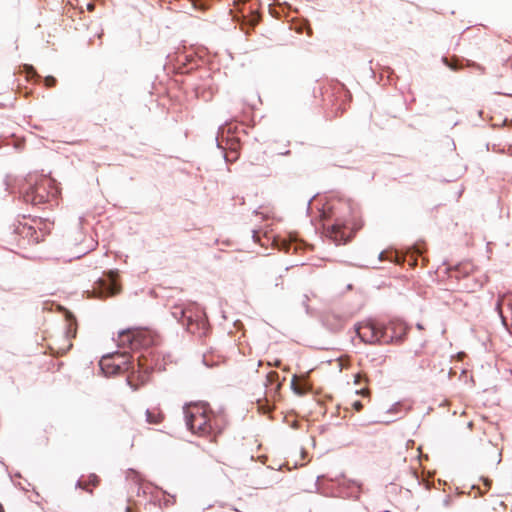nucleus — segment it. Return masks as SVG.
Listing matches in <instances>:
<instances>
[{
    "instance_id": "6ab92c4d",
    "label": "nucleus",
    "mask_w": 512,
    "mask_h": 512,
    "mask_svg": "<svg viewBox=\"0 0 512 512\" xmlns=\"http://www.w3.org/2000/svg\"><path fill=\"white\" fill-rule=\"evenodd\" d=\"M443 62L445 65H447L449 68H451L454 71L459 70L462 66L458 65V59L449 60L448 58H443Z\"/></svg>"
},
{
    "instance_id": "393cba45",
    "label": "nucleus",
    "mask_w": 512,
    "mask_h": 512,
    "mask_svg": "<svg viewBox=\"0 0 512 512\" xmlns=\"http://www.w3.org/2000/svg\"><path fill=\"white\" fill-rule=\"evenodd\" d=\"M25 70L28 76H36V71L32 66H25Z\"/></svg>"
},
{
    "instance_id": "dca6fc26",
    "label": "nucleus",
    "mask_w": 512,
    "mask_h": 512,
    "mask_svg": "<svg viewBox=\"0 0 512 512\" xmlns=\"http://www.w3.org/2000/svg\"><path fill=\"white\" fill-rule=\"evenodd\" d=\"M99 482H100L99 477L95 474H91L87 477V479L81 478L78 481V485L82 489H84L88 492H92V488L98 486Z\"/></svg>"
},
{
    "instance_id": "7c9ffc66",
    "label": "nucleus",
    "mask_w": 512,
    "mask_h": 512,
    "mask_svg": "<svg viewBox=\"0 0 512 512\" xmlns=\"http://www.w3.org/2000/svg\"><path fill=\"white\" fill-rule=\"evenodd\" d=\"M274 365L278 367L280 365V361H275Z\"/></svg>"
},
{
    "instance_id": "c85d7f7f",
    "label": "nucleus",
    "mask_w": 512,
    "mask_h": 512,
    "mask_svg": "<svg viewBox=\"0 0 512 512\" xmlns=\"http://www.w3.org/2000/svg\"><path fill=\"white\" fill-rule=\"evenodd\" d=\"M250 23H251V26H255V25L258 23V18H257V17H253V18L250 20Z\"/></svg>"
},
{
    "instance_id": "4be33fe9",
    "label": "nucleus",
    "mask_w": 512,
    "mask_h": 512,
    "mask_svg": "<svg viewBox=\"0 0 512 512\" xmlns=\"http://www.w3.org/2000/svg\"><path fill=\"white\" fill-rule=\"evenodd\" d=\"M190 1L192 2L193 6L195 8H199V9H202V10L206 8V6L202 2V0H190Z\"/></svg>"
},
{
    "instance_id": "bb28decb",
    "label": "nucleus",
    "mask_w": 512,
    "mask_h": 512,
    "mask_svg": "<svg viewBox=\"0 0 512 512\" xmlns=\"http://www.w3.org/2000/svg\"><path fill=\"white\" fill-rule=\"evenodd\" d=\"M357 393L364 396H368L370 392L368 388H361L360 390L357 391Z\"/></svg>"
},
{
    "instance_id": "412c9836",
    "label": "nucleus",
    "mask_w": 512,
    "mask_h": 512,
    "mask_svg": "<svg viewBox=\"0 0 512 512\" xmlns=\"http://www.w3.org/2000/svg\"><path fill=\"white\" fill-rule=\"evenodd\" d=\"M56 79L53 76H47L44 79L45 86L48 88L54 87L56 85Z\"/></svg>"
},
{
    "instance_id": "5701e85b",
    "label": "nucleus",
    "mask_w": 512,
    "mask_h": 512,
    "mask_svg": "<svg viewBox=\"0 0 512 512\" xmlns=\"http://www.w3.org/2000/svg\"><path fill=\"white\" fill-rule=\"evenodd\" d=\"M351 405L352 408L357 412L363 409V404L359 400L354 401Z\"/></svg>"
},
{
    "instance_id": "c756f323",
    "label": "nucleus",
    "mask_w": 512,
    "mask_h": 512,
    "mask_svg": "<svg viewBox=\"0 0 512 512\" xmlns=\"http://www.w3.org/2000/svg\"><path fill=\"white\" fill-rule=\"evenodd\" d=\"M126 512H133V511H132V507L127 506V507H126Z\"/></svg>"
},
{
    "instance_id": "ddd939ff",
    "label": "nucleus",
    "mask_w": 512,
    "mask_h": 512,
    "mask_svg": "<svg viewBox=\"0 0 512 512\" xmlns=\"http://www.w3.org/2000/svg\"><path fill=\"white\" fill-rule=\"evenodd\" d=\"M265 386L267 388V395L275 397L281 389L279 374L275 371L269 372L266 376Z\"/></svg>"
},
{
    "instance_id": "a211bd4d",
    "label": "nucleus",
    "mask_w": 512,
    "mask_h": 512,
    "mask_svg": "<svg viewBox=\"0 0 512 512\" xmlns=\"http://www.w3.org/2000/svg\"><path fill=\"white\" fill-rule=\"evenodd\" d=\"M187 313H190L192 314L191 310H188L186 308H183L182 306L180 305H175L173 306L172 308V314L175 318L177 319H180L182 322H186L187 321V317L189 315H187Z\"/></svg>"
},
{
    "instance_id": "f257e3e1",
    "label": "nucleus",
    "mask_w": 512,
    "mask_h": 512,
    "mask_svg": "<svg viewBox=\"0 0 512 512\" xmlns=\"http://www.w3.org/2000/svg\"><path fill=\"white\" fill-rule=\"evenodd\" d=\"M186 423L192 433L211 437L213 441L226 427L222 414H216L207 403L189 404L185 409Z\"/></svg>"
},
{
    "instance_id": "423d86ee",
    "label": "nucleus",
    "mask_w": 512,
    "mask_h": 512,
    "mask_svg": "<svg viewBox=\"0 0 512 512\" xmlns=\"http://www.w3.org/2000/svg\"><path fill=\"white\" fill-rule=\"evenodd\" d=\"M152 343V338L146 331L140 330H127L122 331L118 335L117 344L123 348H130L137 350L143 347H148Z\"/></svg>"
},
{
    "instance_id": "1a4fd4ad",
    "label": "nucleus",
    "mask_w": 512,
    "mask_h": 512,
    "mask_svg": "<svg viewBox=\"0 0 512 512\" xmlns=\"http://www.w3.org/2000/svg\"><path fill=\"white\" fill-rule=\"evenodd\" d=\"M93 292L97 294L99 298H106L114 296L120 292V286L116 280L112 277L101 279L96 283Z\"/></svg>"
},
{
    "instance_id": "2eb2a0df",
    "label": "nucleus",
    "mask_w": 512,
    "mask_h": 512,
    "mask_svg": "<svg viewBox=\"0 0 512 512\" xmlns=\"http://www.w3.org/2000/svg\"><path fill=\"white\" fill-rule=\"evenodd\" d=\"M145 415H146V421L149 424H154V425H158V424L162 423L165 418L163 412L157 407L147 409Z\"/></svg>"
},
{
    "instance_id": "aec40b11",
    "label": "nucleus",
    "mask_w": 512,
    "mask_h": 512,
    "mask_svg": "<svg viewBox=\"0 0 512 512\" xmlns=\"http://www.w3.org/2000/svg\"><path fill=\"white\" fill-rule=\"evenodd\" d=\"M20 233H26L27 235H33L34 233H36L35 229L31 226H27V225H23L21 228H20Z\"/></svg>"
},
{
    "instance_id": "0eeeda50",
    "label": "nucleus",
    "mask_w": 512,
    "mask_h": 512,
    "mask_svg": "<svg viewBox=\"0 0 512 512\" xmlns=\"http://www.w3.org/2000/svg\"><path fill=\"white\" fill-rule=\"evenodd\" d=\"M503 325L512 333V294L499 296L496 304Z\"/></svg>"
},
{
    "instance_id": "f03ea898",
    "label": "nucleus",
    "mask_w": 512,
    "mask_h": 512,
    "mask_svg": "<svg viewBox=\"0 0 512 512\" xmlns=\"http://www.w3.org/2000/svg\"><path fill=\"white\" fill-rule=\"evenodd\" d=\"M31 185L23 194L24 201L32 205H40L56 199L59 195V190L55 181L46 176L35 178L30 177Z\"/></svg>"
},
{
    "instance_id": "9b49d317",
    "label": "nucleus",
    "mask_w": 512,
    "mask_h": 512,
    "mask_svg": "<svg viewBox=\"0 0 512 512\" xmlns=\"http://www.w3.org/2000/svg\"><path fill=\"white\" fill-rule=\"evenodd\" d=\"M481 286L482 283L475 276L467 275L458 283L457 291L461 293H474Z\"/></svg>"
},
{
    "instance_id": "9d476101",
    "label": "nucleus",
    "mask_w": 512,
    "mask_h": 512,
    "mask_svg": "<svg viewBox=\"0 0 512 512\" xmlns=\"http://www.w3.org/2000/svg\"><path fill=\"white\" fill-rule=\"evenodd\" d=\"M149 366L143 363L142 358H138V371L137 375L133 371L131 375L127 377L128 384L133 388L137 389L139 385L144 384L148 380Z\"/></svg>"
},
{
    "instance_id": "f8f14e48",
    "label": "nucleus",
    "mask_w": 512,
    "mask_h": 512,
    "mask_svg": "<svg viewBox=\"0 0 512 512\" xmlns=\"http://www.w3.org/2000/svg\"><path fill=\"white\" fill-rule=\"evenodd\" d=\"M326 234L337 244L345 243L348 238L345 225L339 223L327 227Z\"/></svg>"
},
{
    "instance_id": "39448f33",
    "label": "nucleus",
    "mask_w": 512,
    "mask_h": 512,
    "mask_svg": "<svg viewBox=\"0 0 512 512\" xmlns=\"http://www.w3.org/2000/svg\"><path fill=\"white\" fill-rule=\"evenodd\" d=\"M130 358L131 356L126 352H116L112 355L102 357L100 360V367L108 376L124 373L131 368Z\"/></svg>"
},
{
    "instance_id": "20e7f679",
    "label": "nucleus",
    "mask_w": 512,
    "mask_h": 512,
    "mask_svg": "<svg viewBox=\"0 0 512 512\" xmlns=\"http://www.w3.org/2000/svg\"><path fill=\"white\" fill-rule=\"evenodd\" d=\"M356 331L360 339L368 344H376L382 341L388 343L392 340V337L390 339L385 337V328L383 324L372 319L361 322Z\"/></svg>"
},
{
    "instance_id": "b1692460",
    "label": "nucleus",
    "mask_w": 512,
    "mask_h": 512,
    "mask_svg": "<svg viewBox=\"0 0 512 512\" xmlns=\"http://www.w3.org/2000/svg\"><path fill=\"white\" fill-rule=\"evenodd\" d=\"M362 379H364V381H365V382H367V381H368L365 375H362V374H356V375H355V380H354L355 384L360 385V384H361Z\"/></svg>"
},
{
    "instance_id": "f3484780",
    "label": "nucleus",
    "mask_w": 512,
    "mask_h": 512,
    "mask_svg": "<svg viewBox=\"0 0 512 512\" xmlns=\"http://www.w3.org/2000/svg\"><path fill=\"white\" fill-rule=\"evenodd\" d=\"M292 390L299 396H303L308 392V386L305 382H300L296 375L293 376L291 382Z\"/></svg>"
},
{
    "instance_id": "a878e982",
    "label": "nucleus",
    "mask_w": 512,
    "mask_h": 512,
    "mask_svg": "<svg viewBox=\"0 0 512 512\" xmlns=\"http://www.w3.org/2000/svg\"><path fill=\"white\" fill-rule=\"evenodd\" d=\"M483 482H484V485L486 487V491L489 490L491 488L492 481L490 479H488V478H484Z\"/></svg>"
},
{
    "instance_id": "7ed1b4c3",
    "label": "nucleus",
    "mask_w": 512,
    "mask_h": 512,
    "mask_svg": "<svg viewBox=\"0 0 512 512\" xmlns=\"http://www.w3.org/2000/svg\"><path fill=\"white\" fill-rule=\"evenodd\" d=\"M67 328L64 333L51 337L48 344L49 349L53 354L63 355L72 347V339L77 333V323L75 318L69 316L67 319Z\"/></svg>"
},
{
    "instance_id": "6e6552de",
    "label": "nucleus",
    "mask_w": 512,
    "mask_h": 512,
    "mask_svg": "<svg viewBox=\"0 0 512 512\" xmlns=\"http://www.w3.org/2000/svg\"><path fill=\"white\" fill-rule=\"evenodd\" d=\"M183 324L186 325V328L190 333L196 334L200 337L205 336L208 332V321L201 314L195 315V318L193 317V314H189L187 321H183Z\"/></svg>"
},
{
    "instance_id": "4468645a",
    "label": "nucleus",
    "mask_w": 512,
    "mask_h": 512,
    "mask_svg": "<svg viewBox=\"0 0 512 512\" xmlns=\"http://www.w3.org/2000/svg\"><path fill=\"white\" fill-rule=\"evenodd\" d=\"M251 173L257 177H267L270 175V169L267 165H265V159L260 155L254 157L253 161H251Z\"/></svg>"
},
{
    "instance_id": "cd10ccee",
    "label": "nucleus",
    "mask_w": 512,
    "mask_h": 512,
    "mask_svg": "<svg viewBox=\"0 0 512 512\" xmlns=\"http://www.w3.org/2000/svg\"><path fill=\"white\" fill-rule=\"evenodd\" d=\"M466 65H467V66H473V67H475V66H476V64H475V63L470 62L469 60H467V64H466ZM477 68H479V69H481V70H484V68L480 67L479 65H477Z\"/></svg>"
}]
</instances>
